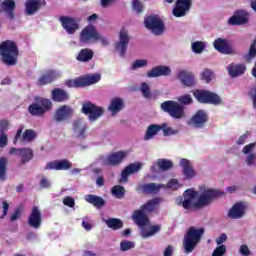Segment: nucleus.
Masks as SVG:
<instances>
[{
    "label": "nucleus",
    "mask_w": 256,
    "mask_h": 256,
    "mask_svg": "<svg viewBox=\"0 0 256 256\" xmlns=\"http://www.w3.org/2000/svg\"><path fill=\"white\" fill-rule=\"evenodd\" d=\"M249 21V12L246 10H238L228 19V25H245Z\"/></svg>",
    "instance_id": "obj_22"
},
{
    "label": "nucleus",
    "mask_w": 256,
    "mask_h": 256,
    "mask_svg": "<svg viewBox=\"0 0 256 256\" xmlns=\"http://www.w3.org/2000/svg\"><path fill=\"white\" fill-rule=\"evenodd\" d=\"M246 70L247 67H245L244 64L232 63L227 67L228 75L232 78L241 77V75H243V73H245Z\"/></svg>",
    "instance_id": "obj_31"
},
{
    "label": "nucleus",
    "mask_w": 256,
    "mask_h": 256,
    "mask_svg": "<svg viewBox=\"0 0 256 256\" xmlns=\"http://www.w3.org/2000/svg\"><path fill=\"white\" fill-rule=\"evenodd\" d=\"M129 41L130 39L127 30H121L119 33V41L115 43V49L120 57H125Z\"/></svg>",
    "instance_id": "obj_16"
},
{
    "label": "nucleus",
    "mask_w": 256,
    "mask_h": 256,
    "mask_svg": "<svg viewBox=\"0 0 256 256\" xmlns=\"http://www.w3.org/2000/svg\"><path fill=\"white\" fill-rule=\"evenodd\" d=\"M149 62L147 59H137L134 62H132L130 66L131 71H137V69H143V67H147Z\"/></svg>",
    "instance_id": "obj_48"
},
{
    "label": "nucleus",
    "mask_w": 256,
    "mask_h": 256,
    "mask_svg": "<svg viewBox=\"0 0 256 256\" xmlns=\"http://www.w3.org/2000/svg\"><path fill=\"white\" fill-rule=\"evenodd\" d=\"M225 241H227V234L225 233H222L218 238H216V244L218 245V247L223 245Z\"/></svg>",
    "instance_id": "obj_63"
},
{
    "label": "nucleus",
    "mask_w": 256,
    "mask_h": 256,
    "mask_svg": "<svg viewBox=\"0 0 256 256\" xmlns=\"http://www.w3.org/2000/svg\"><path fill=\"white\" fill-rule=\"evenodd\" d=\"M82 227L85 231H91V229H93V224L91 223V218H89V216L82 219Z\"/></svg>",
    "instance_id": "obj_58"
},
{
    "label": "nucleus",
    "mask_w": 256,
    "mask_h": 256,
    "mask_svg": "<svg viewBox=\"0 0 256 256\" xmlns=\"http://www.w3.org/2000/svg\"><path fill=\"white\" fill-rule=\"evenodd\" d=\"M87 131H89V125L83 119H77L72 123V137L83 141L87 139Z\"/></svg>",
    "instance_id": "obj_9"
},
{
    "label": "nucleus",
    "mask_w": 256,
    "mask_h": 256,
    "mask_svg": "<svg viewBox=\"0 0 256 256\" xmlns=\"http://www.w3.org/2000/svg\"><path fill=\"white\" fill-rule=\"evenodd\" d=\"M221 195V192L207 187H201L200 192L188 189L183 197L176 198V205H182L184 209L191 211V209L206 207L215 197H221Z\"/></svg>",
    "instance_id": "obj_1"
},
{
    "label": "nucleus",
    "mask_w": 256,
    "mask_h": 256,
    "mask_svg": "<svg viewBox=\"0 0 256 256\" xmlns=\"http://www.w3.org/2000/svg\"><path fill=\"white\" fill-rule=\"evenodd\" d=\"M214 49L223 55H233L235 48L229 43V40L225 38H217L213 42Z\"/></svg>",
    "instance_id": "obj_15"
},
{
    "label": "nucleus",
    "mask_w": 256,
    "mask_h": 256,
    "mask_svg": "<svg viewBox=\"0 0 256 256\" xmlns=\"http://www.w3.org/2000/svg\"><path fill=\"white\" fill-rule=\"evenodd\" d=\"M7 134H5L4 132H2L0 134V147H7Z\"/></svg>",
    "instance_id": "obj_64"
},
{
    "label": "nucleus",
    "mask_w": 256,
    "mask_h": 256,
    "mask_svg": "<svg viewBox=\"0 0 256 256\" xmlns=\"http://www.w3.org/2000/svg\"><path fill=\"white\" fill-rule=\"evenodd\" d=\"M63 204L66 205L67 207H75V199L67 196L64 198Z\"/></svg>",
    "instance_id": "obj_62"
},
{
    "label": "nucleus",
    "mask_w": 256,
    "mask_h": 256,
    "mask_svg": "<svg viewBox=\"0 0 256 256\" xmlns=\"http://www.w3.org/2000/svg\"><path fill=\"white\" fill-rule=\"evenodd\" d=\"M111 193L116 199H123L125 197V187L121 185H115L112 187Z\"/></svg>",
    "instance_id": "obj_46"
},
{
    "label": "nucleus",
    "mask_w": 256,
    "mask_h": 256,
    "mask_svg": "<svg viewBox=\"0 0 256 256\" xmlns=\"http://www.w3.org/2000/svg\"><path fill=\"white\" fill-rule=\"evenodd\" d=\"M45 5H47L45 0H26L24 3V13L28 17H33V15H37Z\"/></svg>",
    "instance_id": "obj_12"
},
{
    "label": "nucleus",
    "mask_w": 256,
    "mask_h": 256,
    "mask_svg": "<svg viewBox=\"0 0 256 256\" xmlns=\"http://www.w3.org/2000/svg\"><path fill=\"white\" fill-rule=\"evenodd\" d=\"M107 227L109 229H113L114 231H117L118 229H123V221L117 219V218H109L105 221Z\"/></svg>",
    "instance_id": "obj_44"
},
{
    "label": "nucleus",
    "mask_w": 256,
    "mask_h": 256,
    "mask_svg": "<svg viewBox=\"0 0 256 256\" xmlns=\"http://www.w3.org/2000/svg\"><path fill=\"white\" fill-rule=\"evenodd\" d=\"M157 167L160 171H169V169H172L173 162L171 160L167 159H158L151 167L150 171L152 173H157Z\"/></svg>",
    "instance_id": "obj_29"
},
{
    "label": "nucleus",
    "mask_w": 256,
    "mask_h": 256,
    "mask_svg": "<svg viewBox=\"0 0 256 256\" xmlns=\"http://www.w3.org/2000/svg\"><path fill=\"white\" fill-rule=\"evenodd\" d=\"M256 143H250L243 147L242 153L247 155L245 158V163L248 167H255L256 165V155L253 153L255 151Z\"/></svg>",
    "instance_id": "obj_24"
},
{
    "label": "nucleus",
    "mask_w": 256,
    "mask_h": 256,
    "mask_svg": "<svg viewBox=\"0 0 256 256\" xmlns=\"http://www.w3.org/2000/svg\"><path fill=\"white\" fill-rule=\"evenodd\" d=\"M226 255H227V247L225 245H220L214 249L211 256H226Z\"/></svg>",
    "instance_id": "obj_56"
},
{
    "label": "nucleus",
    "mask_w": 256,
    "mask_h": 256,
    "mask_svg": "<svg viewBox=\"0 0 256 256\" xmlns=\"http://www.w3.org/2000/svg\"><path fill=\"white\" fill-rule=\"evenodd\" d=\"M36 137L37 132L35 130L28 129L23 133L21 140L25 143H31V141L36 139Z\"/></svg>",
    "instance_id": "obj_47"
},
{
    "label": "nucleus",
    "mask_w": 256,
    "mask_h": 256,
    "mask_svg": "<svg viewBox=\"0 0 256 256\" xmlns=\"http://www.w3.org/2000/svg\"><path fill=\"white\" fill-rule=\"evenodd\" d=\"M73 167V163L67 159L54 160L48 162L45 166L46 171H69Z\"/></svg>",
    "instance_id": "obj_17"
},
{
    "label": "nucleus",
    "mask_w": 256,
    "mask_h": 256,
    "mask_svg": "<svg viewBox=\"0 0 256 256\" xmlns=\"http://www.w3.org/2000/svg\"><path fill=\"white\" fill-rule=\"evenodd\" d=\"M82 87H89V85H95L101 81V74H88L81 77Z\"/></svg>",
    "instance_id": "obj_37"
},
{
    "label": "nucleus",
    "mask_w": 256,
    "mask_h": 256,
    "mask_svg": "<svg viewBox=\"0 0 256 256\" xmlns=\"http://www.w3.org/2000/svg\"><path fill=\"white\" fill-rule=\"evenodd\" d=\"M140 229H141V236L144 239H147L148 237H153V235H155L156 233H159L161 228L157 225L149 226V224H147L146 226H143Z\"/></svg>",
    "instance_id": "obj_38"
},
{
    "label": "nucleus",
    "mask_w": 256,
    "mask_h": 256,
    "mask_svg": "<svg viewBox=\"0 0 256 256\" xmlns=\"http://www.w3.org/2000/svg\"><path fill=\"white\" fill-rule=\"evenodd\" d=\"M84 199L87 203L94 205V207H96L97 209H101V207L105 206V200L100 196L88 194L84 197Z\"/></svg>",
    "instance_id": "obj_36"
},
{
    "label": "nucleus",
    "mask_w": 256,
    "mask_h": 256,
    "mask_svg": "<svg viewBox=\"0 0 256 256\" xmlns=\"http://www.w3.org/2000/svg\"><path fill=\"white\" fill-rule=\"evenodd\" d=\"M143 165L144 164L141 162H135L128 165L121 173L120 183H127L129 175H133V173L141 171Z\"/></svg>",
    "instance_id": "obj_26"
},
{
    "label": "nucleus",
    "mask_w": 256,
    "mask_h": 256,
    "mask_svg": "<svg viewBox=\"0 0 256 256\" xmlns=\"http://www.w3.org/2000/svg\"><path fill=\"white\" fill-rule=\"evenodd\" d=\"M144 25L148 31H151L154 35H163L165 31V24L159 16H148L144 20Z\"/></svg>",
    "instance_id": "obj_8"
},
{
    "label": "nucleus",
    "mask_w": 256,
    "mask_h": 256,
    "mask_svg": "<svg viewBox=\"0 0 256 256\" xmlns=\"http://www.w3.org/2000/svg\"><path fill=\"white\" fill-rule=\"evenodd\" d=\"M238 252L242 256H250L251 255V249H249V246H247V244L240 245Z\"/></svg>",
    "instance_id": "obj_60"
},
{
    "label": "nucleus",
    "mask_w": 256,
    "mask_h": 256,
    "mask_svg": "<svg viewBox=\"0 0 256 256\" xmlns=\"http://www.w3.org/2000/svg\"><path fill=\"white\" fill-rule=\"evenodd\" d=\"M66 85L70 88L83 87V81L82 78L79 77L66 81Z\"/></svg>",
    "instance_id": "obj_53"
},
{
    "label": "nucleus",
    "mask_w": 256,
    "mask_h": 256,
    "mask_svg": "<svg viewBox=\"0 0 256 256\" xmlns=\"http://www.w3.org/2000/svg\"><path fill=\"white\" fill-rule=\"evenodd\" d=\"M53 108V102L47 98H36V102L32 103L28 107V112L34 117H41L47 111H51Z\"/></svg>",
    "instance_id": "obj_4"
},
{
    "label": "nucleus",
    "mask_w": 256,
    "mask_h": 256,
    "mask_svg": "<svg viewBox=\"0 0 256 256\" xmlns=\"http://www.w3.org/2000/svg\"><path fill=\"white\" fill-rule=\"evenodd\" d=\"M73 108L69 105L60 106L54 113L53 119L56 123H63V121H67V119H71L73 117Z\"/></svg>",
    "instance_id": "obj_14"
},
{
    "label": "nucleus",
    "mask_w": 256,
    "mask_h": 256,
    "mask_svg": "<svg viewBox=\"0 0 256 256\" xmlns=\"http://www.w3.org/2000/svg\"><path fill=\"white\" fill-rule=\"evenodd\" d=\"M21 163L25 165V163H29L33 159V150L30 148H22L20 152Z\"/></svg>",
    "instance_id": "obj_42"
},
{
    "label": "nucleus",
    "mask_w": 256,
    "mask_h": 256,
    "mask_svg": "<svg viewBox=\"0 0 256 256\" xmlns=\"http://www.w3.org/2000/svg\"><path fill=\"white\" fill-rule=\"evenodd\" d=\"M161 109L165 113H168L173 119H185L187 114L185 113V107L175 101H165L161 104Z\"/></svg>",
    "instance_id": "obj_5"
},
{
    "label": "nucleus",
    "mask_w": 256,
    "mask_h": 256,
    "mask_svg": "<svg viewBox=\"0 0 256 256\" xmlns=\"http://www.w3.org/2000/svg\"><path fill=\"white\" fill-rule=\"evenodd\" d=\"M248 95L252 101L253 109H255V111H256V86L252 87L249 90Z\"/></svg>",
    "instance_id": "obj_59"
},
{
    "label": "nucleus",
    "mask_w": 256,
    "mask_h": 256,
    "mask_svg": "<svg viewBox=\"0 0 256 256\" xmlns=\"http://www.w3.org/2000/svg\"><path fill=\"white\" fill-rule=\"evenodd\" d=\"M177 101L180 103V105H191V103H193V97L191 94H184L179 96Z\"/></svg>",
    "instance_id": "obj_51"
},
{
    "label": "nucleus",
    "mask_w": 256,
    "mask_h": 256,
    "mask_svg": "<svg viewBox=\"0 0 256 256\" xmlns=\"http://www.w3.org/2000/svg\"><path fill=\"white\" fill-rule=\"evenodd\" d=\"M91 59H93V50L89 48L82 49L77 56V60L83 63H87Z\"/></svg>",
    "instance_id": "obj_41"
},
{
    "label": "nucleus",
    "mask_w": 256,
    "mask_h": 256,
    "mask_svg": "<svg viewBox=\"0 0 256 256\" xmlns=\"http://www.w3.org/2000/svg\"><path fill=\"white\" fill-rule=\"evenodd\" d=\"M161 203V198H154L149 200L146 204L141 206V209L146 213H153Z\"/></svg>",
    "instance_id": "obj_39"
},
{
    "label": "nucleus",
    "mask_w": 256,
    "mask_h": 256,
    "mask_svg": "<svg viewBox=\"0 0 256 256\" xmlns=\"http://www.w3.org/2000/svg\"><path fill=\"white\" fill-rule=\"evenodd\" d=\"M160 127L161 131H163L164 137H171V135H177V133H179V130L169 127L167 123L160 125Z\"/></svg>",
    "instance_id": "obj_49"
},
{
    "label": "nucleus",
    "mask_w": 256,
    "mask_h": 256,
    "mask_svg": "<svg viewBox=\"0 0 256 256\" xmlns=\"http://www.w3.org/2000/svg\"><path fill=\"white\" fill-rule=\"evenodd\" d=\"M149 79H155L157 77H167L171 75V68L169 66H156L147 72Z\"/></svg>",
    "instance_id": "obj_27"
},
{
    "label": "nucleus",
    "mask_w": 256,
    "mask_h": 256,
    "mask_svg": "<svg viewBox=\"0 0 256 256\" xmlns=\"http://www.w3.org/2000/svg\"><path fill=\"white\" fill-rule=\"evenodd\" d=\"M124 107H125V102H123V99L119 97H115L110 100L108 111H110L111 115H117V113L122 111Z\"/></svg>",
    "instance_id": "obj_32"
},
{
    "label": "nucleus",
    "mask_w": 256,
    "mask_h": 256,
    "mask_svg": "<svg viewBox=\"0 0 256 256\" xmlns=\"http://www.w3.org/2000/svg\"><path fill=\"white\" fill-rule=\"evenodd\" d=\"M133 9L136 13H143V4L139 0H134Z\"/></svg>",
    "instance_id": "obj_61"
},
{
    "label": "nucleus",
    "mask_w": 256,
    "mask_h": 256,
    "mask_svg": "<svg viewBox=\"0 0 256 256\" xmlns=\"http://www.w3.org/2000/svg\"><path fill=\"white\" fill-rule=\"evenodd\" d=\"M129 157V151H118L110 153L108 156L102 158L103 165H110L111 167H116V165H121L125 159Z\"/></svg>",
    "instance_id": "obj_10"
},
{
    "label": "nucleus",
    "mask_w": 256,
    "mask_h": 256,
    "mask_svg": "<svg viewBox=\"0 0 256 256\" xmlns=\"http://www.w3.org/2000/svg\"><path fill=\"white\" fill-rule=\"evenodd\" d=\"M140 91L145 99H151V87L148 83L143 82L140 86Z\"/></svg>",
    "instance_id": "obj_50"
},
{
    "label": "nucleus",
    "mask_w": 256,
    "mask_h": 256,
    "mask_svg": "<svg viewBox=\"0 0 256 256\" xmlns=\"http://www.w3.org/2000/svg\"><path fill=\"white\" fill-rule=\"evenodd\" d=\"M209 121V116L205 110H198L191 119L188 120V125L194 129H203Z\"/></svg>",
    "instance_id": "obj_13"
},
{
    "label": "nucleus",
    "mask_w": 256,
    "mask_h": 256,
    "mask_svg": "<svg viewBox=\"0 0 256 256\" xmlns=\"http://www.w3.org/2000/svg\"><path fill=\"white\" fill-rule=\"evenodd\" d=\"M130 249H135V242L123 240L120 243V251H129Z\"/></svg>",
    "instance_id": "obj_54"
},
{
    "label": "nucleus",
    "mask_w": 256,
    "mask_h": 256,
    "mask_svg": "<svg viewBox=\"0 0 256 256\" xmlns=\"http://www.w3.org/2000/svg\"><path fill=\"white\" fill-rule=\"evenodd\" d=\"M183 185L177 179H171L167 185H164L162 189H167L168 191H179Z\"/></svg>",
    "instance_id": "obj_45"
},
{
    "label": "nucleus",
    "mask_w": 256,
    "mask_h": 256,
    "mask_svg": "<svg viewBox=\"0 0 256 256\" xmlns=\"http://www.w3.org/2000/svg\"><path fill=\"white\" fill-rule=\"evenodd\" d=\"M207 48V42L195 41L191 43V49L196 55H201Z\"/></svg>",
    "instance_id": "obj_43"
},
{
    "label": "nucleus",
    "mask_w": 256,
    "mask_h": 256,
    "mask_svg": "<svg viewBox=\"0 0 256 256\" xmlns=\"http://www.w3.org/2000/svg\"><path fill=\"white\" fill-rule=\"evenodd\" d=\"M60 77L61 73H59V71L48 70L38 78L36 85H38V87H43V85H49V83H53L55 79H59Z\"/></svg>",
    "instance_id": "obj_19"
},
{
    "label": "nucleus",
    "mask_w": 256,
    "mask_h": 256,
    "mask_svg": "<svg viewBox=\"0 0 256 256\" xmlns=\"http://www.w3.org/2000/svg\"><path fill=\"white\" fill-rule=\"evenodd\" d=\"M164 187V184L148 183L138 186L137 190L143 191V193H159Z\"/></svg>",
    "instance_id": "obj_33"
},
{
    "label": "nucleus",
    "mask_w": 256,
    "mask_h": 256,
    "mask_svg": "<svg viewBox=\"0 0 256 256\" xmlns=\"http://www.w3.org/2000/svg\"><path fill=\"white\" fill-rule=\"evenodd\" d=\"M5 171H7V158H0V179L5 181Z\"/></svg>",
    "instance_id": "obj_52"
},
{
    "label": "nucleus",
    "mask_w": 256,
    "mask_h": 256,
    "mask_svg": "<svg viewBox=\"0 0 256 256\" xmlns=\"http://www.w3.org/2000/svg\"><path fill=\"white\" fill-rule=\"evenodd\" d=\"M214 77L215 75L209 69H206L201 73V79L206 83H210V81H213Z\"/></svg>",
    "instance_id": "obj_55"
},
{
    "label": "nucleus",
    "mask_w": 256,
    "mask_h": 256,
    "mask_svg": "<svg viewBox=\"0 0 256 256\" xmlns=\"http://www.w3.org/2000/svg\"><path fill=\"white\" fill-rule=\"evenodd\" d=\"M99 41L100 44L102 45V47H107L109 46V38H107L106 36H103V34L99 33L96 34V38H95V42Z\"/></svg>",
    "instance_id": "obj_57"
},
{
    "label": "nucleus",
    "mask_w": 256,
    "mask_h": 256,
    "mask_svg": "<svg viewBox=\"0 0 256 256\" xmlns=\"http://www.w3.org/2000/svg\"><path fill=\"white\" fill-rule=\"evenodd\" d=\"M205 233V228H197V227H190L184 236L183 240V249L184 253L189 254L193 253L195 247L199 245L201 241V237H203Z\"/></svg>",
    "instance_id": "obj_2"
},
{
    "label": "nucleus",
    "mask_w": 256,
    "mask_h": 256,
    "mask_svg": "<svg viewBox=\"0 0 256 256\" xmlns=\"http://www.w3.org/2000/svg\"><path fill=\"white\" fill-rule=\"evenodd\" d=\"M161 131V125L152 124L149 125L144 135V141H151Z\"/></svg>",
    "instance_id": "obj_40"
},
{
    "label": "nucleus",
    "mask_w": 256,
    "mask_h": 256,
    "mask_svg": "<svg viewBox=\"0 0 256 256\" xmlns=\"http://www.w3.org/2000/svg\"><path fill=\"white\" fill-rule=\"evenodd\" d=\"M0 55L5 65H17L19 49H17L15 42L6 40L0 44Z\"/></svg>",
    "instance_id": "obj_3"
},
{
    "label": "nucleus",
    "mask_w": 256,
    "mask_h": 256,
    "mask_svg": "<svg viewBox=\"0 0 256 256\" xmlns=\"http://www.w3.org/2000/svg\"><path fill=\"white\" fill-rule=\"evenodd\" d=\"M82 113L88 117L90 123H95L98 119L103 117L105 109L101 106H97L91 102H86L82 105Z\"/></svg>",
    "instance_id": "obj_6"
},
{
    "label": "nucleus",
    "mask_w": 256,
    "mask_h": 256,
    "mask_svg": "<svg viewBox=\"0 0 256 256\" xmlns=\"http://www.w3.org/2000/svg\"><path fill=\"white\" fill-rule=\"evenodd\" d=\"M98 33L99 31H97V28L89 24L88 26L84 27L80 32L79 41L83 45H88L89 43H95V39Z\"/></svg>",
    "instance_id": "obj_11"
},
{
    "label": "nucleus",
    "mask_w": 256,
    "mask_h": 256,
    "mask_svg": "<svg viewBox=\"0 0 256 256\" xmlns=\"http://www.w3.org/2000/svg\"><path fill=\"white\" fill-rule=\"evenodd\" d=\"M195 99L199 103H208L210 105H221V97L217 95L215 92H211L208 90H196L193 93Z\"/></svg>",
    "instance_id": "obj_7"
},
{
    "label": "nucleus",
    "mask_w": 256,
    "mask_h": 256,
    "mask_svg": "<svg viewBox=\"0 0 256 256\" xmlns=\"http://www.w3.org/2000/svg\"><path fill=\"white\" fill-rule=\"evenodd\" d=\"M180 167L183 169V175L186 177V179H193L195 175V170L193 169V166H191V161L182 158L179 162Z\"/></svg>",
    "instance_id": "obj_30"
},
{
    "label": "nucleus",
    "mask_w": 256,
    "mask_h": 256,
    "mask_svg": "<svg viewBox=\"0 0 256 256\" xmlns=\"http://www.w3.org/2000/svg\"><path fill=\"white\" fill-rule=\"evenodd\" d=\"M51 97L53 101H56L57 103H63L65 101L69 100V94L60 88H55L52 90Z\"/></svg>",
    "instance_id": "obj_35"
},
{
    "label": "nucleus",
    "mask_w": 256,
    "mask_h": 256,
    "mask_svg": "<svg viewBox=\"0 0 256 256\" xmlns=\"http://www.w3.org/2000/svg\"><path fill=\"white\" fill-rule=\"evenodd\" d=\"M0 7L2 9V11H4L5 13H7L8 17L10 19H13V17H15V0H4L1 2Z\"/></svg>",
    "instance_id": "obj_34"
},
{
    "label": "nucleus",
    "mask_w": 256,
    "mask_h": 256,
    "mask_svg": "<svg viewBox=\"0 0 256 256\" xmlns=\"http://www.w3.org/2000/svg\"><path fill=\"white\" fill-rule=\"evenodd\" d=\"M247 211V203L245 202H237L228 212V217L230 219H241L245 217V213Z\"/></svg>",
    "instance_id": "obj_20"
},
{
    "label": "nucleus",
    "mask_w": 256,
    "mask_h": 256,
    "mask_svg": "<svg viewBox=\"0 0 256 256\" xmlns=\"http://www.w3.org/2000/svg\"><path fill=\"white\" fill-rule=\"evenodd\" d=\"M177 77L185 87H193L195 85V75L191 71L180 69L177 71Z\"/></svg>",
    "instance_id": "obj_25"
},
{
    "label": "nucleus",
    "mask_w": 256,
    "mask_h": 256,
    "mask_svg": "<svg viewBox=\"0 0 256 256\" xmlns=\"http://www.w3.org/2000/svg\"><path fill=\"white\" fill-rule=\"evenodd\" d=\"M191 9V0H177L172 13L174 17H185Z\"/></svg>",
    "instance_id": "obj_21"
},
{
    "label": "nucleus",
    "mask_w": 256,
    "mask_h": 256,
    "mask_svg": "<svg viewBox=\"0 0 256 256\" xmlns=\"http://www.w3.org/2000/svg\"><path fill=\"white\" fill-rule=\"evenodd\" d=\"M145 213L147 212L141 208L140 210H135L132 214V220L140 226V229L149 225V218Z\"/></svg>",
    "instance_id": "obj_28"
},
{
    "label": "nucleus",
    "mask_w": 256,
    "mask_h": 256,
    "mask_svg": "<svg viewBox=\"0 0 256 256\" xmlns=\"http://www.w3.org/2000/svg\"><path fill=\"white\" fill-rule=\"evenodd\" d=\"M43 223V217L41 216V209L38 206H34L28 217V225L32 229H40Z\"/></svg>",
    "instance_id": "obj_18"
},
{
    "label": "nucleus",
    "mask_w": 256,
    "mask_h": 256,
    "mask_svg": "<svg viewBox=\"0 0 256 256\" xmlns=\"http://www.w3.org/2000/svg\"><path fill=\"white\" fill-rule=\"evenodd\" d=\"M60 22L63 29H65L68 35H73L75 31L79 29V23H77L76 19H73L71 17L62 16L60 17Z\"/></svg>",
    "instance_id": "obj_23"
}]
</instances>
